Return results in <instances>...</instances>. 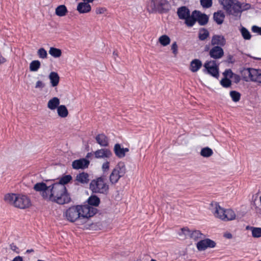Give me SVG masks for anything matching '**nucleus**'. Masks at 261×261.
I'll use <instances>...</instances> for the list:
<instances>
[{"label":"nucleus","mask_w":261,"mask_h":261,"mask_svg":"<svg viewBox=\"0 0 261 261\" xmlns=\"http://www.w3.org/2000/svg\"><path fill=\"white\" fill-rule=\"evenodd\" d=\"M90 189L94 193L106 194L108 191L109 187L103 178L98 177L91 181Z\"/></svg>","instance_id":"obj_7"},{"label":"nucleus","mask_w":261,"mask_h":261,"mask_svg":"<svg viewBox=\"0 0 261 261\" xmlns=\"http://www.w3.org/2000/svg\"><path fill=\"white\" fill-rule=\"evenodd\" d=\"M220 84L223 87L228 88L231 86V82L228 79L225 77L221 80Z\"/></svg>","instance_id":"obj_40"},{"label":"nucleus","mask_w":261,"mask_h":261,"mask_svg":"<svg viewBox=\"0 0 261 261\" xmlns=\"http://www.w3.org/2000/svg\"><path fill=\"white\" fill-rule=\"evenodd\" d=\"M242 75L246 81H252L261 84V69H245L242 72Z\"/></svg>","instance_id":"obj_6"},{"label":"nucleus","mask_w":261,"mask_h":261,"mask_svg":"<svg viewBox=\"0 0 261 261\" xmlns=\"http://www.w3.org/2000/svg\"><path fill=\"white\" fill-rule=\"evenodd\" d=\"M247 229H249L251 231L252 236L253 238H258L261 237V228L255 227H247Z\"/></svg>","instance_id":"obj_27"},{"label":"nucleus","mask_w":261,"mask_h":261,"mask_svg":"<svg viewBox=\"0 0 261 261\" xmlns=\"http://www.w3.org/2000/svg\"><path fill=\"white\" fill-rule=\"evenodd\" d=\"M203 72L211 76L218 78L219 77V66L216 61H206L203 65Z\"/></svg>","instance_id":"obj_10"},{"label":"nucleus","mask_w":261,"mask_h":261,"mask_svg":"<svg viewBox=\"0 0 261 261\" xmlns=\"http://www.w3.org/2000/svg\"><path fill=\"white\" fill-rule=\"evenodd\" d=\"M223 74H224V76L226 77V78H227V77L231 78L232 77L233 73L232 72L231 70L228 69V70H225Z\"/></svg>","instance_id":"obj_46"},{"label":"nucleus","mask_w":261,"mask_h":261,"mask_svg":"<svg viewBox=\"0 0 261 261\" xmlns=\"http://www.w3.org/2000/svg\"><path fill=\"white\" fill-rule=\"evenodd\" d=\"M225 43V39L222 35H214L212 38L211 44L213 45H217V46H223Z\"/></svg>","instance_id":"obj_19"},{"label":"nucleus","mask_w":261,"mask_h":261,"mask_svg":"<svg viewBox=\"0 0 261 261\" xmlns=\"http://www.w3.org/2000/svg\"><path fill=\"white\" fill-rule=\"evenodd\" d=\"M230 96L232 100L234 102L238 101L240 99V94L235 91H232L230 92Z\"/></svg>","instance_id":"obj_39"},{"label":"nucleus","mask_w":261,"mask_h":261,"mask_svg":"<svg viewBox=\"0 0 261 261\" xmlns=\"http://www.w3.org/2000/svg\"><path fill=\"white\" fill-rule=\"evenodd\" d=\"M89 154H90V153H88V154H87V157H89Z\"/></svg>","instance_id":"obj_55"},{"label":"nucleus","mask_w":261,"mask_h":261,"mask_svg":"<svg viewBox=\"0 0 261 261\" xmlns=\"http://www.w3.org/2000/svg\"><path fill=\"white\" fill-rule=\"evenodd\" d=\"M6 202L16 207L24 209L31 205V201L29 197L21 194L8 193L5 196Z\"/></svg>","instance_id":"obj_4"},{"label":"nucleus","mask_w":261,"mask_h":261,"mask_svg":"<svg viewBox=\"0 0 261 261\" xmlns=\"http://www.w3.org/2000/svg\"><path fill=\"white\" fill-rule=\"evenodd\" d=\"M167 6L166 0H150L147 7L151 11H162L166 9Z\"/></svg>","instance_id":"obj_11"},{"label":"nucleus","mask_w":261,"mask_h":261,"mask_svg":"<svg viewBox=\"0 0 261 261\" xmlns=\"http://www.w3.org/2000/svg\"><path fill=\"white\" fill-rule=\"evenodd\" d=\"M216 243L209 239L201 240L197 242L196 244L197 248L199 251H203L207 248H214Z\"/></svg>","instance_id":"obj_13"},{"label":"nucleus","mask_w":261,"mask_h":261,"mask_svg":"<svg viewBox=\"0 0 261 261\" xmlns=\"http://www.w3.org/2000/svg\"><path fill=\"white\" fill-rule=\"evenodd\" d=\"M128 148L121 147L119 144H116L114 147V151L116 155L119 158L124 157L126 153L128 152Z\"/></svg>","instance_id":"obj_18"},{"label":"nucleus","mask_w":261,"mask_h":261,"mask_svg":"<svg viewBox=\"0 0 261 261\" xmlns=\"http://www.w3.org/2000/svg\"><path fill=\"white\" fill-rule=\"evenodd\" d=\"M209 35V33L206 29H203L199 30V38L201 40H204Z\"/></svg>","instance_id":"obj_36"},{"label":"nucleus","mask_w":261,"mask_h":261,"mask_svg":"<svg viewBox=\"0 0 261 261\" xmlns=\"http://www.w3.org/2000/svg\"><path fill=\"white\" fill-rule=\"evenodd\" d=\"M76 180L81 184H87L89 181V175L85 172L77 175Z\"/></svg>","instance_id":"obj_26"},{"label":"nucleus","mask_w":261,"mask_h":261,"mask_svg":"<svg viewBox=\"0 0 261 261\" xmlns=\"http://www.w3.org/2000/svg\"><path fill=\"white\" fill-rule=\"evenodd\" d=\"M113 54H114V55L115 56H117V54L116 53H115V52H114Z\"/></svg>","instance_id":"obj_53"},{"label":"nucleus","mask_w":261,"mask_h":261,"mask_svg":"<svg viewBox=\"0 0 261 261\" xmlns=\"http://www.w3.org/2000/svg\"><path fill=\"white\" fill-rule=\"evenodd\" d=\"M96 208L89 205H75L67 209L63 216L69 221L74 222L82 219H87L96 213Z\"/></svg>","instance_id":"obj_2"},{"label":"nucleus","mask_w":261,"mask_h":261,"mask_svg":"<svg viewBox=\"0 0 261 261\" xmlns=\"http://www.w3.org/2000/svg\"><path fill=\"white\" fill-rule=\"evenodd\" d=\"M106 11L105 8H98L96 10V13L97 14H103Z\"/></svg>","instance_id":"obj_48"},{"label":"nucleus","mask_w":261,"mask_h":261,"mask_svg":"<svg viewBox=\"0 0 261 261\" xmlns=\"http://www.w3.org/2000/svg\"><path fill=\"white\" fill-rule=\"evenodd\" d=\"M200 3L203 8H209L213 5L212 0H200Z\"/></svg>","instance_id":"obj_38"},{"label":"nucleus","mask_w":261,"mask_h":261,"mask_svg":"<svg viewBox=\"0 0 261 261\" xmlns=\"http://www.w3.org/2000/svg\"><path fill=\"white\" fill-rule=\"evenodd\" d=\"M171 50L174 56H176L178 53V46L176 42H174L171 45Z\"/></svg>","instance_id":"obj_42"},{"label":"nucleus","mask_w":261,"mask_h":261,"mask_svg":"<svg viewBox=\"0 0 261 261\" xmlns=\"http://www.w3.org/2000/svg\"><path fill=\"white\" fill-rule=\"evenodd\" d=\"M72 179V177L70 175H67L61 177L59 180L57 182H59V184H62L63 186H65V184L68 183Z\"/></svg>","instance_id":"obj_37"},{"label":"nucleus","mask_w":261,"mask_h":261,"mask_svg":"<svg viewBox=\"0 0 261 261\" xmlns=\"http://www.w3.org/2000/svg\"><path fill=\"white\" fill-rule=\"evenodd\" d=\"M88 203L91 207L92 205L93 206H98L100 202L99 198L95 195H92L88 198Z\"/></svg>","instance_id":"obj_33"},{"label":"nucleus","mask_w":261,"mask_h":261,"mask_svg":"<svg viewBox=\"0 0 261 261\" xmlns=\"http://www.w3.org/2000/svg\"><path fill=\"white\" fill-rule=\"evenodd\" d=\"M177 13L179 19L185 20L186 24L190 27L194 25V21L192 18V14L190 15L189 9L185 6L179 7Z\"/></svg>","instance_id":"obj_8"},{"label":"nucleus","mask_w":261,"mask_h":261,"mask_svg":"<svg viewBox=\"0 0 261 261\" xmlns=\"http://www.w3.org/2000/svg\"><path fill=\"white\" fill-rule=\"evenodd\" d=\"M225 18L224 12L220 10L214 14V20L218 24H221L223 23Z\"/></svg>","instance_id":"obj_25"},{"label":"nucleus","mask_w":261,"mask_h":261,"mask_svg":"<svg viewBox=\"0 0 261 261\" xmlns=\"http://www.w3.org/2000/svg\"><path fill=\"white\" fill-rule=\"evenodd\" d=\"M179 236L184 235L185 237L188 236H190L191 238L195 241L198 240L200 239H202V234L198 230H195L193 231L192 233L190 232L189 229L186 228H182L181 232L179 233Z\"/></svg>","instance_id":"obj_14"},{"label":"nucleus","mask_w":261,"mask_h":261,"mask_svg":"<svg viewBox=\"0 0 261 261\" xmlns=\"http://www.w3.org/2000/svg\"><path fill=\"white\" fill-rule=\"evenodd\" d=\"M41 63L38 60H34L30 64V70L32 72H36L40 68Z\"/></svg>","instance_id":"obj_31"},{"label":"nucleus","mask_w":261,"mask_h":261,"mask_svg":"<svg viewBox=\"0 0 261 261\" xmlns=\"http://www.w3.org/2000/svg\"><path fill=\"white\" fill-rule=\"evenodd\" d=\"M10 248L12 251H13L17 253H19L18 248L13 243L10 244Z\"/></svg>","instance_id":"obj_47"},{"label":"nucleus","mask_w":261,"mask_h":261,"mask_svg":"<svg viewBox=\"0 0 261 261\" xmlns=\"http://www.w3.org/2000/svg\"><path fill=\"white\" fill-rule=\"evenodd\" d=\"M49 54L54 58H59L62 55V51L60 49L51 47L48 51Z\"/></svg>","instance_id":"obj_32"},{"label":"nucleus","mask_w":261,"mask_h":261,"mask_svg":"<svg viewBox=\"0 0 261 261\" xmlns=\"http://www.w3.org/2000/svg\"><path fill=\"white\" fill-rule=\"evenodd\" d=\"M12 261H23L22 257L17 256L14 257Z\"/></svg>","instance_id":"obj_49"},{"label":"nucleus","mask_w":261,"mask_h":261,"mask_svg":"<svg viewBox=\"0 0 261 261\" xmlns=\"http://www.w3.org/2000/svg\"><path fill=\"white\" fill-rule=\"evenodd\" d=\"M126 169L123 163H119L111 173L110 179L112 184H115L123 176L125 173Z\"/></svg>","instance_id":"obj_9"},{"label":"nucleus","mask_w":261,"mask_h":261,"mask_svg":"<svg viewBox=\"0 0 261 261\" xmlns=\"http://www.w3.org/2000/svg\"><path fill=\"white\" fill-rule=\"evenodd\" d=\"M110 168V163L109 162H105L103 163L102 165V169L103 172H106L108 171Z\"/></svg>","instance_id":"obj_45"},{"label":"nucleus","mask_w":261,"mask_h":261,"mask_svg":"<svg viewBox=\"0 0 261 261\" xmlns=\"http://www.w3.org/2000/svg\"><path fill=\"white\" fill-rule=\"evenodd\" d=\"M224 236L227 239H231L232 237V234L229 232L224 233Z\"/></svg>","instance_id":"obj_50"},{"label":"nucleus","mask_w":261,"mask_h":261,"mask_svg":"<svg viewBox=\"0 0 261 261\" xmlns=\"http://www.w3.org/2000/svg\"><path fill=\"white\" fill-rule=\"evenodd\" d=\"M223 9L229 15L240 18L241 13L251 8L247 3H241L238 0H218Z\"/></svg>","instance_id":"obj_3"},{"label":"nucleus","mask_w":261,"mask_h":261,"mask_svg":"<svg viewBox=\"0 0 261 261\" xmlns=\"http://www.w3.org/2000/svg\"><path fill=\"white\" fill-rule=\"evenodd\" d=\"M210 209L216 218L224 221L233 220L236 217L233 211L231 209L225 210L216 202L211 203Z\"/></svg>","instance_id":"obj_5"},{"label":"nucleus","mask_w":261,"mask_h":261,"mask_svg":"<svg viewBox=\"0 0 261 261\" xmlns=\"http://www.w3.org/2000/svg\"><path fill=\"white\" fill-rule=\"evenodd\" d=\"M158 41L162 46H166L170 44L171 39L168 36L163 35L159 38Z\"/></svg>","instance_id":"obj_30"},{"label":"nucleus","mask_w":261,"mask_h":261,"mask_svg":"<svg viewBox=\"0 0 261 261\" xmlns=\"http://www.w3.org/2000/svg\"><path fill=\"white\" fill-rule=\"evenodd\" d=\"M192 18L194 19V24L197 21L200 25L205 24L208 20V17L206 14L196 10L192 12Z\"/></svg>","instance_id":"obj_12"},{"label":"nucleus","mask_w":261,"mask_h":261,"mask_svg":"<svg viewBox=\"0 0 261 261\" xmlns=\"http://www.w3.org/2000/svg\"><path fill=\"white\" fill-rule=\"evenodd\" d=\"M34 189L45 200L56 202L59 204L69 203L71 198L66 188L59 182L47 186L41 182L36 184Z\"/></svg>","instance_id":"obj_1"},{"label":"nucleus","mask_w":261,"mask_h":261,"mask_svg":"<svg viewBox=\"0 0 261 261\" xmlns=\"http://www.w3.org/2000/svg\"><path fill=\"white\" fill-rule=\"evenodd\" d=\"M202 65L201 61L199 59H194L191 62L189 69L192 72H196L201 68Z\"/></svg>","instance_id":"obj_20"},{"label":"nucleus","mask_w":261,"mask_h":261,"mask_svg":"<svg viewBox=\"0 0 261 261\" xmlns=\"http://www.w3.org/2000/svg\"><path fill=\"white\" fill-rule=\"evenodd\" d=\"M94 154L97 159H107L110 158L112 153L109 149L102 148L95 151Z\"/></svg>","instance_id":"obj_15"},{"label":"nucleus","mask_w":261,"mask_h":261,"mask_svg":"<svg viewBox=\"0 0 261 261\" xmlns=\"http://www.w3.org/2000/svg\"><path fill=\"white\" fill-rule=\"evenodd\" d=\"M259 261H261V260H259Z\"/></svg>","instance_id":"obj_56"},{"label":"nucleus","mask_w":261,"mask_h":261,"mask_svg":"<svg viewBox=\"0 0 261 261\" xmlns=\"http://www.w3.org/2000/svg\"><path fill=\"white\" fill-rule=\"evenodd\" d=\"M150 261H156V260L154 259H151Z\"/></svg>","instance_id":"obj_54"},{"label":"nucleus","mask_w":261,"mask_h":261,"mask_svg":"<svg viewBox=\"0 0 261 261\" xmlns=\"http://www.w3.org/2000/svg\"><path fill=\"white\" fill-rule=\"evenodd\" d=\"M213 153V150L211 148L205 147L201 149L200 154L203 157L208 158L211 156Z\"/></svg>","instance_id":"obj_34"},{"label":"nucleus","mask_w":261,"mask_h":261,"mask_svg":"<svg viewBox=\"0 0 261 261\" xmlns=\"http://www.w3.org/2000/svg\"><path fill=\"white\" fill-rule=\"evenodd\" d=\"M33 251V250H32V249H30V250L28 249V250H27V252L28 253H31V252H32Z\"/></svg>","instance_id":"obj_52"},{"label":"nucleus","mask_w":261,"mask_h":261,"mask_svg":"<svg viewBox=\"0 0 261 261\" xmlns=\"http://www.w3.org/2000/svg\"><path fill=\"white\" fill-rule=\"evenodd\" d=\"M91 6L87 3H80L77 6V10L80 13H86L91 11Z\"/></svg>","instance_id":"obj_21"},{"label":"nucleus","mask_w":261,"mask_h":261,"mask_svg":"<svg viewBox=\"0 0 261 261\" xmlns=\"http://www.w3.org/2000/svg\"><path fill=\"white\" fill-rule=\"evenodd\" d=\"M251 30L253 32L256 33L261 35V27H259L256 25H253L252 27Z\"/></svg>","instance_id":"obj_44"},{"label":"nucleus","mask_w":261,"mask_h":261,"mask_svg":"<svg viewBox=\"0 0 261 261\" xmlns=\"http://www.w3.org/2000/svg\"><path fill=\"white\" fill-rule=\"evenodd\" d=\"M67 12V9L65 5H60L56 9V14L60 17L65 16Z\"/></svg>","instance_id":"obj_29"},{"label":"nucleus","mask_w":261,"mask_h":261,"mask_svg":"<svg viewBox=\"0 0 261 261\" xmlns=\"http://www.w3.org/2000/svg\"><path fill=\"white\" fill-rule=\"evenodd\" d=\"M240 32L244 39L249 40L251 39V35L249 31L247 29L244 27H242L240 30Z\"/></svg>","instance_id":"obj_35"},{"label":"nucleus","mask_w":261,"mask_h":261,"mask_svg":"<svg viewBox=\"0 0 261 261\" xmlns=\"http://www.w3.org/2000/svg\"><path fill=\"white\" fill-rule=\"evenodd\" d=\"M83 1L84 2H85V3H88V4H89V3H92V2H93V1L94 0H83Z\"/></svg>","instance_id":"obj_51"},{"label":"nucleus","mask_w":261,"mask_h":261,"mask_svg":"<svg viewBox=\"0 0 261 261\" xmlns=\"http://www.w3.org/2000/svg\"><path fill=\"white\" fill-rule=\"evenodd\" d=\"M89 161L85 159L76 160L72 162V166L74 169H85L88 167Z\"/></svg>","instance_id":"obj_16"},{"label":"nucleus","mask_w":261,"mask_h":261,"mask_svg":"<svg viewBox=\"0 0 261 261\" xmlns=\"http://www.w3.org/2000/svg\"><path fill=\"white\" fill-rule=\"evenodd\" d=\"M48 78L52 87H56L59 84L60 77L57 72H51L48 75Z\"/></svg>","instance_id":"obj_22"},{"label":"nucleus","mask_w":261,"mask_h":261,"mask_svg":"<svg viewBox=\"0 0 261 261\" xmlns=\"http://www.w3.org/2000/svg\"><path fill=\"white\" fill-rule=\"evenodd\" d=\"M44 87L45 84L41 81H37L35 86V88L40 89H42Z\"/></svg>","instance_id":"obj_43"},{"label":"nucleus","mask_w":261,"mask_h":261,"mask_svg":"<svg viewBox=\"0 0 261 261\" xmlns=\"http://www.w3.org/2000/svg\"><path fill=\"white\" fill-rule=\"evenodd\" d=\"M95 139L97 143L99 144L101 146L106 147L108 145V139L103 134L98 135L96 137Z\"/></svg>","instance_id":"obj_23"},{"label":"nucleus","mask_w":261,"mask_h":261,"mask_svg":"<svg viewBox=\"0 0 261 261\" xmlns=\"http://www.w3.org/2000/svg\"><path fill=\"white\" fill-rule=\"evenodd\" d=\"M38 55L39 58L42 59H45L47 57V51L43 48H41L38 50Z\"/></svg>","instance_id":"obj_41"},{"label":"nucleus","mask_w":261,"mask_h":261,"mask_svg":"<svg viewBox=\"0 0 261 261\" xmlns=\"http://www.w3.org/2000/svg\"><path fill=\"white\" fill-rule=\"evenodd\" d=\"M223 55V50L220 46H214L210 51L211 57L215 59L221 58Z\"/></svg>","instance_id":"obj_17"},{"label":"nucleus","mask_w":261,"mask_h":261,"mask_svg":"<svg viewBox=\"0 0 261 261\" xmlns=\"http://www.w3.org/2000/svg\"><path fill=\"white\" fill-rule=\"evenodd\" d=\"M57 113L58 115L62 118H65L68 116V111L64 105L59 106L57 108Z\"/></svg>","instance_id":"obj_28"},{"label":"nucleus","mask_w":261,"mask_h":261,"mask_svg":"<svg viewBox=\"0 0 261 261\" xmlns=\"http://www.w3.org/2000/svg\"><path fill=\"white\" fill-rule=\"evenodd\" d=\"M60 99L56 97L50 99L47 103V107L51 110H54L59 106Z\"/></svg>","instance_id":"obj_24"}]
</instances>
